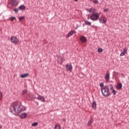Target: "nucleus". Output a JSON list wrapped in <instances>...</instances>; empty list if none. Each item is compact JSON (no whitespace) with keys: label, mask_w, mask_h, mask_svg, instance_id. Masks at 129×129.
<instances>
[{"label":"nucleus","mask_w":129,"mask_h":129,"mask_svg":"<svg viewBox=\"0 0 129 129\" xmlns=\"http://www.w3.org/2000/svg\"><path fill=\"white\" fill-rule=\"evenodd\" d=\"M11 108H13L16 114H19L22 111L26 110V107L23 105L19 104V102H14L11 104Z\"/></svg>","instance_id":"f257e3e1"},{"label":"nucleus","mask_w":129,"mask_h":129,"mask_svg":"<svg viewBox=\"0 0 129 129\" xmlns=\"http://www.w3.org/2000/svg\"><path fill=\"white\" fill-rule=\"evenodd\" d=\"M109 89L110 90H112V89H113V86H112V85H106L102 87L101 91L102 95L105 96V97H108V96H110L111 93L109 92Z\"/></svg>","instance_id":"f03ea898"},{"label":"nucleus","mask_w":129,"mask_h":129,"mask_svg":"<svg viewBox=\"0 0 129 129\" xmlns=\"http://www.w3.org/2000/svg\"><path fill=\"white\" fill-rule=\"evenodd\" d=\"M99 16L100 14L98 13H93L92 15L90 16V19L91 20V21H93L94 22H95L96 21H98V19H99Z\"/></svg>","instance_id":"7ed1b4c3"},{"label":"nucleus","mask_w":129,"mask_h":129,"mask_svg":"<svg viewBox=\"0 0 129 129\" xmlns=\"http://www.w3.org/2000/svg\"><path fill=\"white\" fill-rule=\"evenodd\" d=\"M11 41L14 44H17L19 43V39L17 38V36H13L11 38Z\"/></svg>","instance_id":"20e7f679"},{"label":"nucleus","mask_w":129,"mask_h":129,"mask_svg":"<svg viewBox=\"0 0 129 129\" xmlns=\"http://www.w3.org/2000/svg\"><path fill=\"white\" fill-rule=\"evenodd\" d=\"M57 63L58 64H62L63 63V55L62 54H59L57 59Z\"/></svg>","instance_id":"39448f33"},{"label":"nucleus","mask_w":129,"mask_h":129,"mask_svg":"<svg viewBox=\"0 0 129 129\" xmlns=\"http://www.w3.org/2000/svg\"><path fill=\"white\" fill-rule=\"evenodd\" d=\"M37 95V97H36V99L38 100H40L41 102H44L45 101V97L44 96L39 95V94H36Z\"/></svg>","instance_id":"423d86ee"},{"label":"nucleus","mask_w":129,"mask_h":129,"mask_svg":"<svg viewBox=\"0 0 129 129\" xmlns=\"http://www.w3.org/2000/svg\"><path fill=\"white\" fill-rule=\"evenodd\" d=\"M99 21L101 24H105L106 23V18L105 17H102V18H100Z\"/></svg>","instance_id":"0eeeda50"},{"label":"nucleus","mask_w":129,"mask_h":129,"mask_svg":"<svg viewBox=\"0 0 129 129\" xmlns=\"http://www.w3.org/2000/svg\"><path fill=\"white\" fill-rule=\"evenodd\" d=\"M80 40L81 41L82 43H85V42L87 41V38L85 36H83L80 37Z\"/></svg>","instance_id":"6e6552de"},{"label":"nucleus","mask_w":129,"mask_h":129,"mask_svg":"<svg viewBox=\"0 0 129 129\" xmlns=\"http://www.w3.org/2000/svg\"><path fill=\"white\" fill-rule=\"evenodd\" d=\"M37 94H29L30 98H33V99H37Z\"/></svg>","instance_id":"1a4fd4ad"},{"label":"nucleus","mask_w":129,"mask_h":129,"mask_svg":"<svg viewBox=\"0 0 129 129\" xmlns=\"http://www.w3.org/2000/svg\"><path fill=\"white\" fill-rule=\"evenodd\" d=\"M105 81L107 82L109 79H110V74L109 73H107L106 74L105 76Z\"/></svg>","instance_id":"9d476101"},{"label":"nucleus","mask_w":129,"mask_h":129,"mask_svg":"<svg viewBox=\"0 0 129 129\" xmlns=\"http://www.w3.org/2000/svg\"><path fill=\"white\" fill-rule=\"evenodd\" d=\"M76 33V31L72 30L68 33V37H71L73 35H74Z\"/></svg>","instance_id":"9b49d317"},{"label":"nucleus","mask_w":129,"mask_h":129,"mask_svg":"<svg viewBox=\"0 0 129 129\" xmlns=\"http://www.w3.org/2000/svg\"><path fill=\"white\" fill-rule=\"evenodd\" d=\"M89 13H92V14H95V9L94 8H89L88 10H87Z\"/></svg>","instance_id":"f8f14e48"},{"label":"nucleus","mask_w":129,"mask_h":129,"mask_svg":"<svg viewBox=\"0 0 129 129\" xmlns=\"http://www.w3.org/2000/svg\"><path fill=\"white\" fill-rule=\"evenodd\" d=\"M67 70H68L69 71H70V70L72 69V65H71V64H67L66 66Z\"/></svg>","instance_id":"ddd939ff"},{"label":"nucleus","mask_w":129,"mask_h":129,"mask_svg":"<svg viewBox=\"0 0 129 129\" xmlns=\"http://www.w3.org/2000/svg\"><path fill=\"white\" fill-rule=\"evenodd\" d=\"M27 115L28 114H27V113H23L20 115V117L21 118H25V117H27Z\"/></svg>","instance_id":"4468645a"},{"label":"nucleus","mask_w":129,"mask_h":129,"mask_svg":"<svg viewBox=\"0 0 129 129\" xmlns=\"http://www.w3.org/2000/svg\"><path fill=\"white\" fill-rule=\"evenodd\" d=\"M126 51H127L126 48L125 47L123 49V51L122 52H121V53L120 54V56H123L124 55V54H125L126 53Z\"/></svg>","instance_id":"2eb2a0df"},{"label":"nucleus","mask_w":129,"mask_h":129,"mask_svg":"<svg viewBox=\"0 0 129 129\" xmlns=\"http://www.w3.org/2000/svg\"><path fill=\"white\" fill-rule=\"evenodd\" d=\"M28 76L29 73H26L20 75V77H21V78H26V77H28Z\"/></svg>","instance_id":"dca6fc26"},{"label":"nucleus","mask_w":129,"mask_h":129,"mask_svg":"<svg viewBox=\"0 0 129 129\" xmlns=\"http://www.w3.org/2000/svg\"><path fill=\"white\" fill-rule=\"evenodd\" d=\"M96 105H97L96 102H95V101H93L92 104V107L93 108H94V109H96Z\"/></svg>","instance_id":"f3484780"},{"label":"nucleus","mask_w":129,"mask_h":129,"mask_svg":"<svg viewBox=\"0 0 129 129\" xmlns=\"http://www.w3.org/2000/svg\"><path fill=\"white\" fill-rule=\"evenodd\" d=\"M122 88V84L121 83H119L117 85V89L119 90V89H121Z\"/></svg>","instance_id":"a211bd4d"},{"label":"nucleus","mask_w":129,"mask_h":129,"mask_svg":"<svg viewBox=\"0 0 129 129\" xmlns=\"http://www.w3.org/2000/svg\"><path fill=\"white\" fill-rule=\"evenodd\" d=\"M19 9L21 11H24V10H25L26 9V6H25V5H21L19 7Z\"/></svg>","instance_id":"6ab92c4d"},{"label":"nucleus","mask_w":129,"mask_h":129,"mask_svg":"<svg viewBox=\"0 0 129 129\" xmlns=\"http://www.w3.org/2000/svg\"><path fill=\"white\" fill-rule=\"evenodd\" d=\"M84 22L85 25H87V26H91V22L86 20H84Z\"/></svg>","instance_id":"aec40b11"},{"label":"nucleus","mask_w":129,"mask_h":129,"mask_svg":"<svg viewBox=\"0 0 129 129\" xmlns=\"http://www.w3.org/2000/svg\"><path fill=\"white\" fill-rule=\"evenodd\" d=\"M16 2H17L16 0H12L11 3V6L14 7L16 5Z\"/></svg>","instance_id":"412c9836"},{"label":"nucleus","mask_w":129,"mask_h":129,"mask_svg":"<svg viewBox=\"0 0 129 129\" xmlns=\"http://www.w3.org/2000/svg\"><path fill=\"white\" fill-rule=\"evenodd\" d=\"M91 124H92V120H90L88 121V124H87V126H90L91 125Z\"/></svg>","instance_id":"4be33fe9"},{"label":"nucleus","mask_w":129,"mask_h":129,"mask_svg":"<svg viewBox=\"0 0 129 129\" xmlns=\"http://www.w3.org/2000/svg\"><path fill=\"white\" fill-rule=\"evenodd\" d=\"M38 124V122H35L32 123L31 125L32 126H37V125Z\"/></svg>","instance_id":"5701e85b"},{"label":"nucleus","mask_w":129,"mask_h":129,"mask_svg":"<svg viewBox=\"0 0 129 129\" xmlns=\"http://www.w3.org/2000/svg\"><path fill=\"white\" fill-rule=\"evenodd\" d=\"M54 129H60V125L59 124L55 125Z\"/></svg>","instance_id":"b1692460"},{"label":"nucleus","mask_w":129,"mask_h":129,"mask_svg":"<svg viewBox=\"0 0 129 129\" xmlns=\"http://www.w3.org/2000/svg\"><path fill=\"white\" fill-rule=\"evenodd\" d=\"M26 93H27V90L25 89L23 91L22 94V95H25V94H26Z\"/></svg>","instance_id":"393cba45"},{"label":"nucleus","mask_w":129,"mask_h":129,"mask_svg":"<svg viewBox=\"0 0 129 129\" xmlns=\"http://www.w3.org/2000/svg\"><path fill=\"white\" fill-rule=\"evenodd\" d=\"M93 3L94 4V5H97L99 2L98 0H95Z\"/></svg>","instance_id":"a878e982"},{"label":"nucleus","mask_w":129,"mask_h":129,"mask_svg":"<svg viewBox=\"0 0 129 129\" xmlns=\"http://www.w3.org/2000/svg\"><path fill=\"white\" fill-rule=\"evenodd\" d=\"M14 12L18 14V13L19 12V9L18 8H15L14 9Z\"/></svg>","instance_id":"bb28decb"},{"label":"nucleus","mask_w":129,"mask_h":129,"mask_svg":"<svg viewBox=\"0 0 129 129\" xmlns=\"http://www.w3.org/2000/svg\"><path fill=\"white\" fill-rule=\"evenodd\" d=\"M23 19H25V16H22L19 18V21H22V20H23Z\"/></svg>","instance_id":"cd10ccee"},{"label":"nucleus","mask_w":129,"mask_h":129,"mask_svg":"<svg viewBox=\"0 0 129 129\" xmlns=\"http://www.w3.org/2000/svg\"><path fill=\"white\" fill-rule=\"evenodd\" d=\"M103 50H102V48H98V51L99 52V53H101V52H102Z\"/></svg>","instance_id":"c85d7f7f"},{"label":"nucleus","mask_w":129,"mask_h":129,"mask_svg":"<svg viewBox=\"0 0 129 129\" xmlns=\"http://www.w3.org/2000/svg\"><path fill=\"white\" fill-rule=\"evenodd\" d=\"M112 93H113V95H115V94H116V91H115V90H113L112 91Z\"/></svg>","instance_id":"c756f323"},{"label":"nucleus","mask_w":129,"mask_h":129,"mask_svg":"<svg viewBox=\"0 0 129 129\" xmlns=\"http://www.w3.org/2000/svg\"><path fill=\"white\" fill-rule=\"evenodd\" d=\"M108 11H109V9H108V8H107V9L104 10V12L105 13H107L108 12Z\"/></svg>","instance_id":"7c9ffc66"},{"label":"nucleus","mask_w":129,"mask_h":129,"mask_svg":"<svg viewBox=\"0 0 129 129\" xmlns=\"http://www.w3.org/2000/svg\"><path fill=\"white\" fill-rule=\"evenodd\" d=\"M104 84H103V82H102V83H101L100 84V87H104Z\"/></svg>","instance_id":"2f4dec72"},{"label":"nucleus","mask_w":129,"mask_h":129,"mask_svg":"<svg viewBox=\"0 0 129 129\" xmlns=\"http://www.w3.org/2000/svg\"><path fill=\"white\" fill-rule=\"evenodd\" d=\"M11 21H14V20H16V17H12L11 18Z\"/></svg>","instance_id":"473e14b6"},{"label":"nucleus","mask_w":129,"mask_h":129,"mask_svg":"<svg viewBox=\"0 0 129 129\" xmlns=\"http://www.w3.org/2000/svg\"><path fill=\"white\" fill-rule=\"evenodd\" d=\"M2 96H3V94L1 92H0V100L2 99Z\"/></svg>","instance_id":"72a5a7b5"},{"label":"nucleus","mask_w":129,"mask_h":129,"mask_svg":"<svg viewBox=\"0 0 129 129\" xmlns=\"http://www.w3.org/2000/svg\"><path fill=\"white\" fill-rule=\"evenodd\" d=\"M62 120H63V121H66V119H64V118H63V119H62Z\"/></svg>","instance_id":"f704fd0d"},{"label":"nucleus","mask_w":129,"mask_h":129,"mask_svg":"<svg viewBox=\"0 0 129 129\" xmlns=\"http://www.w3.org/2000/svg\"><path fill=\"white\" fill-rule=\"evenodd\" d=\"M74 2H78V0H74Z\"/></svg>","instance_id":"c9c22d12"},{"label":"nucleus","mask_w":129,"mask_h":129,"mask_svg":"<svg viewBox=\"0 0 129 129\" xmlns=\"http://www.w3.org/2000/svg\"><path fill=\"white\" fill-rule=\"evenodd\" d=\"M0 128H2V125L0 124Z\"/></svg>","instance_id":"e433bc0d"},{"label":"nucleus","mask_w":129,"mask_h":129,"mask_svg":"<svg viewBox=\"0 0 129 129\" xmlns=\"http://www.w3.org/2000/svg\"><path fill=\"white\" fill-rule=\"evenodd\" d=\"M90 1H92V0H90Z\"/></svg>","instance_id":"4c0bfd02"}]
</instances>
